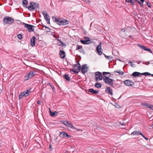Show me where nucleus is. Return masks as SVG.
Segmentation results:
<instances>
[{
  "instance_id": "39448f33",
  "label": "nucleus",
  "mask_w": 153,
  "mask_h": 153,
  "mask_svg": "<svg viewBox=\"0 0 153 153\" xmlns=\"http://www.w3.org/2000/svg\"><path fill=\"white\" fill-rule=\"evenodd\" d=\"M73 67L75 70L74 69H71L70 71L74 72L75 73H78L81 70L80 65L79 62L78 64L74 65Z\"/></svg>"
},
{
  "instance_id": "393cba45",
  "label": "nucleus",
  "mask_w": 153,
  "mask_h": 153,
  "mask_svg": "<svg viewBox=\"0 0 153 153\" xmlns=\"http://www.w3.org/2000/svg\"><path fill=\"white\" fill-rule=\"evenodd\" d=\"M44 18L46 20V21H47V23L48 24H50V19L49 18V15H48L47 16H44Z\"/></svg>"
},
{
  "instance_id": "f704fd0d",
  "label": "nucleus",
  "mask_w": 153,
  "mask_h": 153,
  "mask_svg": "<svg viewBox=\"0 0 153 153\" xmlns=\"http://www.w3.org/2000/svg\"><path fill=\"white\" fill-rule=\"evenodd\" d=\"M134 2H138L140 6H141V7H143V4L142 3H143L137 0H134Z\"/></svg>"
},
{
  "instance_id": "412c9836",
  "label": "nucleus",
  "mask_w": 153,
  "mask_h": 153,
  "mask_svg": "<svg viewBox=\"0 0 153 153\" xmlns=\"http://www.w3.org/2000/svg\"><path fill=\"white\" fill-rule=\"evenodd\" d=\"M42 29L43 30H46L47 32L50 31V28L45 26H43L42 27Z\"/></svg>"
},
{
  "instance_id": "338daca9",
  "label": "nucleus",
  "mask_w": 153,
  "mask_h": 153,
  "mask_svg": "<svg viewBox=\"0 0 153 153\" xmlns=\"http://www.w3.org/2000/svg\"><path fill=\"white\" fill-rule=\"evenodd\" d=\"M152 63L153 64V63Z\"/></svg>"
},
{
  "instance_id": "6e6d98bb",
  "label": "nucleus",
  "mask_w": 153,
  "mask_h": 153,
  "mask_svg": "<svg viewBox=\"0 0 153 153\" xmlns=\"http://www.w3.org/2000/svg\"><path fill=\"white\" fill-rule=\"evenodd\" d=\"M140 0L142 3H143L144 1V0Z\"/></svg>"
},
{
  "instance_id": "2eb2a0df",
  "label": "nucleus",
  "mask_w": 153,
  "mask_h": 153,
  "mask_svg": "<svg viewBox=\"0 0 153 153\" xmlns=\"http://www.w3.org/2000/svg\"><path fill=\"white\" fill-rule=\"evenodd\" d=\"M105 92L109 94L112 95H113V92L110 87H108L105 88Z\"/></svg>"
},
{
  "instance_id": "f257e3e1",
  "label": "nucleus",
  "mask_w": 153,
  "mask_h": 153,
  "mask_svg": "<svg viewBox=\"0 0 153 153\" xmlns=\"http://www.w3.org/2000/svg\"><path fill=\"white\" fill-rule=\"evenodd\" d=\"M53 20L55 22H56L58 25H65L69 23V22L67 20L65 19H59L55 16L52 17Z\"/></svg>"
},
{
  "instance_id": "423d86ee",
  "label": "nucleus",
  "mask_w": 153,
  "mask_h": 153,
  "mask_svg": "<svg viewBox=\"0 0 153 153\" xmlns=\"http://www.w3.org/2000/svg\"><path fill=\"white\" fill-rule=\"evenodd\" d=\"M31 88H30L29 89L25 90L21 93L19 96V100L21 99L23 97H26L28 96L29 93L30 92Z\"/></svg>"
},
{
  "instance_id": "c9c22d12",
  "label": "nucleus",
  "mask_w": 153,
  "mask_h": 153,
  "mask_svg": "<svg viewBox=\"0 0 153 153\" xmlns=\"http://www.w3.org/2000/svg\"><path fill=\"white\" fill-rule=\"evenodd\" d=\"M142 105H143L146 107L147 108H148V106H149V104H148L147 103H142Z\"/></svg>"
},
{
  "instance_id": "37998d69",
  "label": "nucleus",
  "mask_w": 153,
  "mask_h": 153,
  "mask_svg": "<svg viewBox=\"0 0 153 153\" xmlns=\"http://www.w3.org/2000/svg\"><path fill=\"white\" fill-rule=\"evenodd\" d=\"M79 51L80 53L85 54L84 50L82 48V49H80Z\"/></svg>"
},
{
  "instance_id": "6e6552de",
  "label": "nucleus",
  "mask_w": 153,
  "mask_h": 153,
  "mask_svg": "<svg viewBox=\"0 0 153 153\" xmlns=\"http://www.w3.org/2000/svg\"><path fill=\"white\" fill-rule=\"evenodd\" d=\"M95 79L97 81L101 80L102 78V74L100 72H97L95 73Z\"/></svg>"
},
{
  "instance_id": "f03ea898",
  "label": "nucleus",
  "mask_w": 153,
  "mask_h": 153,
  "mask_svg": "<svg viewBox=\"0 0 153 153\" xmlns=\"http://www.w3.org/2000/svg\"><path fill=\"white\" fill-rule=\"evenodd\" d=\"M30 5L28 7V10L30 11L36 10L39 8V4L36 2H31L29 3Z\"/></svg>"
},
{
  "instance_id": "5701e85b",
  "label": "nucleus",
  "mask_w": 153,
  "mask_h": 153,
  "mask_svg": "<svg viewBox=\"0 0 153 153\" xmlns=\"http://www.w3.org/2000/svg\"><path fill=\"white\" fill-rule=\"evenodd\" d=\"M50 112L51 115L52 117L54 116L55 115H57L58 113V112L56 111L53 112L51 111V110H50Z\"/></svg>"
},
{
  "instance_id": "cd10ccee",
  "label": "nucleus",
  "mask_w": 153,
  "mask_h": 153,
  "mask_svg": "<svg viewBox=\"0 0 153 153\" xmlns=\"http://www.w3.org/2000/svg\"><path fill=\"white\" fill-rule=\"evenodd\" d=\"M142 134V132L140 131H134V135H141Z\"/></svg>"
},
{
  "instance_id": "5fc2aeb1",
  "label": "nucleus",
  "mask_w": 153,
  "mask_h": 153,
  "mask_svg": "<svg viewBox=\"0 0 153 153\" xmlns=\"http://www.w3.org/2000/svg\"><path fill=\"white\" fill-rule=\"evenodd\" d=\"M105 56V57L106 58H107V56H106L105 54H103Z\"/></svg>"
},
{
  "instance_id": "7c9ffc66",
  "label": "nucleus",
  "mask_w": 153,
  "mask_h": 153,
  "mask_svg": "<svg viewBox=\"0 0 153 153\" xmlns=\"http://www.w3.org/2000/svg\"><path fill=\"white\" fill-rule=\"evenodd\" d=\"M114 72H116V73H117L119 74H120V75H123L124 74V72L122 71H121L120 70L119 71H118L115 70L114 71Z\"/></svg>"
},
{
  "instance_id": "473e14b6",
  "label": "nucleus",
  "mask_w": 153,
  "mask_h": 153,
  "mask_svg": "<svg viewBox=\"0 0 153 153\" xmlns=\"http://www.w3.org/2000/svg\"><path fill=\"white\" fill-rule=\"evenodd\" d=\"M42 14L43 16H47L48 15L47 12L45 11H43L42 12Z\"/></svg>"
},
{
  "instance_id": "69168bd1",
  "label": "nucleus",
  "mask_w": 153,
  "mask_h": 153,
  "mask_svg": "<svg viewBox=\"0 0 153 153\" xmlns=\"http://www.w3.org/2000/svg\"><path fill=\"white\" fill-rule=\"evenodd\" d=\"M106 76H107V74H106Z\"/></svg>"
},
{
  "instance_id": "b1692460",
  "label": "nucleus",
  "mask_w": 153,
  "mask_h": 153,
  "mask_svg": "<svg viewBox=\"0 0 153 153\" xmlns=\"http://www.w3.org/2000/svg\"><path fill=\"white\" fill-rule=\"evenodd\" d=\"M28 3V1L26 0H22V4L23 5H24V7L27 8L28 7L27 6V4Z\"/></svg>"
},
{
  "instance_id": "e2e57ef3",
  "label": "nucleus",
  "mask_w": 153,
  "mask_h": 153,
  "mask_svg": "<svg viewBox=\"0 0 153 153\" xmlns=\"http://www.w3.org/2000/svg\"><path fill=\"white\" fill-rule=\"evenodd\" d=\"M152 127L153 128V124H152Z\"/></svg>"
},
{
  "instance_id": "c756f323",
  "label": "nucleus",
  "mask_w": 153,
  "mask_h": 153,
  "mask_svg": "<svg viewBox=\"0 0 153 153\" xmlns=\"http://www.w3.org/2000/svg\"><path fill=\"white\" fill-rule=\"evenodd\" d=\"M103 75L104 76V77H109V76H106V75L107 74H109V76H110L111 75V74L110 73L108 72H104L102 73Z\"/></svg>"
},
{
  "instance_id": "8fccbe9b",
  "label": "nucleus",
  "mask_w": 153,
  "mask_h": 153,
  "mask_svg": "<svg viewBox=\"0 0 153 153\" xmlns=\"http://www.w3.org/2000/svg\"><path fill=\"white\" fill-rule=\"evenodd\" d=\"M41 101L40 100L38 101H37V103L39 105H41Z\"/></svg>"
},
{
  "instance_id": "49530a36",
  "label": "nucleus",
  "mask_w": 153,
  "mask_h": 153,
  "mask_svg": "<svg viewBox=\"0 0 153 153\" xmlns=\"http://www.w3.org/2000/svg\"><path fill=\"white\" fill-rule=\"evenodd\" d=\"M83 1L85 2L86 3H90V0H82Z\"/></svg>"
},
{
  "instance_id": "a18cd8bd",
  "label": "nucleus",
  "mask_w": 153,
  "mask_h": 153,
  "mask_svg": "<svg viewBox=\"0 0 153 153\" xmlns=\"http://www.w3.org/2000/svg\"><path fill=\"white\" fill-rule=\"evenodd\" d=\"M146 3L147 4V5L148 7H151V5L150 3L148 2H146Z\"/></svg>"
},
{
  "instance_id": "0e129e2a",
  "label": "nucleus",
  "mask_w": 153,
  "mask_h": 153,
  "mask_svg": "<svg viewBox=\"0 0 153 153\" xmlns=\"http://www.w3.org/2000/svg\"><path fill=\"white\" fill-rule=\"evenodd\" d=\"M137 138V137H134V138Z\"/></svg>"
},
{
  "instance_id": "1a4fd4ad",
  "label": "nucleus",
  "mask_w": 153,
  "mask_h": 153,
  "mask_svg": "<svg viewBox=\"0 0 153 153\" xmlns=\"http://www.w3.org/2000/svg\"><path fill=\"white\" fill-rule=\"evenodd\" d=\"M151 75V74L149 72H144L143 73H140L137 72H134V77L140 76L141 75L149 76Z\"/></svg>"
},
{
  "instance_id": "20e7f679",
  "label": "nucleus",
  "mask_w": 153,
  "mask_h": 153,
  "mask_svg": "<svg viewBox=\"0 0 153 153\" xmlns=\"http://www.w3.org/2000/svg\"><path fill=\"white\" fill-rule=\"evenodd\" d=\"M103 80L106 84L112 87L113 86V82L114 81V79H111L109 78V77H105L103 78Z\"/></svg>"
},
{
  "instance_id": "a878e982",
  "label": "nucleus",
  "mask_w": 153,
  "mask_h": 153,
  "mask_svg": "<svg viewBox=\"0 0 153 153\" xmlns=\"http://www.w3.org/2000/svg\"><path fill=\"white\" fill-rule=\"evenodd\" d=\"M80 41L83 44H88L91 43V42H89L86 40H81Z\"/></svg>"
},
{
  "instance_id": "79ce46f5",
  "label": "nucleus",
  "mask_w": 153,
  "mask_h": 153,
  "mask_svg": "<svg viewBox=\"0 0 153 153\" xmlns=\"http://www.w3.org/2000/svg\"><path fill=\"white\" fill-rule=\"evenodd\" d=\"M148 108H149L150 109H151L152 110V109L153 108V105L151 104H149Z\"/></svg>"
},
{
  "instance_id": "a19ab883",
  "label": "nucleus",
  "mask_w": 153,
  "mask_h": 153,
  "mask_svg": "<svg viewBox=\"0 0 153 153\" xmlns=\"http://www.w3.org/2000/svg\"><path fill=\"white\" fill-rule=\"evenodd\" d=\"M84 38L85 39V40L89 42V41H90V39L89 37H84Z\"/></svg>"
},
{
  "instance_id": "f3484780",
  "label": "nucleus",
  "mask_w": 153,
  "mask_h": 153,
  "mask_svg": "<svg viewBox=\"0 0 153 153\" xmlns=\"http://www.w3.org/2000/svg\"><path fill=\"white\" fill-rule=\"evenodd\" d=\"M59 54L60 57L61 58H64L65 57V52L63 51H60Z\"/></svg>"
},
{
  "instance_id": "58836bf2",
  "label": "nucleus",
  "mask_w": 153,
  "mask_h": 153,
  "mask_svg": "<svg viewBox=\"0 0 153 153\" xmlns=\"http://www.w3.org/2000/svg\"><path fill=\"white\" fill-rule=\"evenodd\" d=\"M113 57L111 56H107V58H106V59H108L109 60H112V59Z\"/></svg>"
},
{
  "instance_id": "ddd939ff",
  "label": "nucleus",
  "mask_w": 153,
  "mask_h": 153,
  "mask_svg": "<svg viewBox=\"0 0 153 153\" xmlns=\"http://www.w3.org/2000/svg\"><path fill=\"white\" fill-rule=\"evenodd\" d=\"M81 71L82 73L85 74L87 71L88 70V68L87 67L86 64L82 66Z\"/></svg>"
},
{
  "instance_id": "9b49d317",
  "label": "nucleus",
  "mask_w": 153,
  "mask_h": 153,
  "mask_svg": "<svg viewBox=\"0 0 153 153\" xmlns=\"http://www.w3.org/2000/svg\"><path fill=\"white\" fill-rule=\"evenodd\" d=\"M59 136L61 138H64L67 137L68 138H70L71 136L68 134L66 133L64 131L60 132Z\"/></svg>"
},
{
  "instance_id": "4c0bfd02",
  "label": "nucleus",
  "mask_w": 153,
  "mask_h": 153,
  "mask_svg": "<svg viewBox=\"0 0 153 153\" xmlns=\"http://www.w3.org/2000/svg\"><path fill=\"white\" fill-rule=\"evenodd\" d=\"M82 47L81 46H80L78 45H77L76 46V50H80L82 49Z\"/></svg>"
},
{
  "instance_id": "de8ad7c7",
  "label": "nucleus",
  "mask_w": 153,
  "mask_h": 153,
  "mask_svg": "<svg viewBox=\"0 0 153 153\" xmlns=\"http://www.w3.org/2000/svg\"><path fill=\"white\" fill-rule=\"evenodd\" d=\"M142 136L146 140H148V138L145 137L143 134H141Z\"/></svg>"
},
{
  "instance_id": "864d4df0",
  "label": "nucleus",
  "mask_w": 153,
  "mask_h": 153,
  "mask_svg": "<svg viewBox=\"0 0 153 153\" xmlns=\"http://www.w3.org/2000/svg\"><path fill=\"white\" fill-rule=\"evenodd\" d=\"M120 124L122 125H125L126 123H120Z\"/></svg>"
},
{
  "instance_id": "a211bd4d",
  "label": "nucleus",
  "mask_w": 153,
  "mask_h": 153,
  "mask_svg": "<svg viewBox=\"0 0 153 153\" xmlns=\"http://www.w3.org/2000/svg\"><path fill=\"white\" fill-rule=\"evenodd\" d=\"M88 91L93 94H97L99 93V91H96L93 88H91L88 89Z\"/></svg>"
},
{
  "instance_id": "4d7b16f0",
  "label": "nucleus",
  "mask_w": 153,
  "mask_h": 153,
  "mask_svg": "<svg viewBox=\"0 0 153 153\" xmlns=\"http://www.w3.org/2000/svg\"><path fill=\"white\" fill-rule=\"evenodd\" d=\"M132 75L133 76H134V72H133V73H132Z\"/></svg>"
},
{
  "instance_id": "603ef678",
  "label": "nucleus",
  "mask_w": 153,
  "mask_h": 153,
  "mask_svg": "<svg viewBox=\"0 0 153 153\" xmlns=\"http://www.w3.org/2000/svg\"><path fill=\"white\" fill-rule=\"evenodd\" d=\"M49 149L51 150H52V149L51 148V144L50 145Z\"/></svg>"
},
{
  "instance_id": "9d476101",
  "label": "nucleus",
  "mask_w": 153,
  "mask_h": 153,
  "mask_svg": "<svg viewBox=\"0 0 153 153\" xmlns=\"http://www.w3.org/2000/svg\"><path fill=\"white\" fill-rule=\"evenodd\" d=\"M102 44V43L101 42H100L99 45H98L96 48L97 51V53L100 55H101L102 53L101 51L102 48L101 45Z\"/></svg>"
},
{
  "instance_id": "0eeeda50",
  "label": "nucleus",
  "mask_w": 153,
  "mask_h": 153,
  "mask_svg": "<svg viewBox=\"0 0 153 153\" xmlns=\"http://www.w3.org/2000/svg\"><path fill=\"white\" fill-rule=\"evenodd\" d=\"M25 27L27 28V30L29 32H33L34 30V29L33 28L34 26L33 25H31L28 24L24 23Z\"/></svg>"
},
{
  "instance_id": "72a5a7b5",
  "label": "nucleus",
  "mask_w": 153,
  "mask_h": 153,
  "mask_svg": "<svg viewBox=\"0 0 153 153\" xmlns=\"http://www.w3.org/2000/svg\"><path fill=\"white\" fill-rule=\"evenodd\" d=\"M126 2L128 3H131L133 5L134 4V1L133 0H126Z\"/></svg>"
},
{
  "instance_id": "13d9d810",
  "label": "nucleus",
  "mask_w": 153,
  "mask_h": 153,
  "mask_svg": "<svg viewBox=\"0 0 153 153\" xmlns=\"http://www.w3.org/2000/svg\"><path fill=\"white\" fill-rule=\"evenodd\" d=\"M148 64H146V65H148V64H150V63L149 62H147Z\"/></svg>"
},
{
  "instance_id": "c85d7f7f",
  "label": "nucleus",
  "mask_w": 153,
  "mask_h": 153,
  "mask_svg": "<svg viewBox=\"0 0 153 153\" xmlns=\"http://www.w3.org/2000/svg\"><path fill=\"white\" fill-rule=\"evenodd\" d=\"M64 78L67 81H70V78L69 77V75L66 74L64 75Z\"/></svg>"
},
{
  "instance_id": "ea45409f",
  "label": "nucleus",
  "mask_w": 153,
  "mask_h": 153,
  "mask_svg": "<svg viewBox=\"0 0 153 153\" xmlns=\"http://www.w3.org/2000/svg\"><path fill=\"white\" fill-rule=\"evenodd\" d=\"M17 37L20 39H21L22 38V36L21 34H18L17 35Z\"/></svg>"
},
{
  "instance_id": "f8f14e48",
  "label": "nucleus",
  "mask_w": 153,
  "mask_h": 153,
  "mask_svg": "<svg viewBox=\"0 0 153 153\" xmlns=\"http://www.w3.org/2000/svg\"><path fill=\"white\" fill-rule=\"evenodd\" d=\"M137 45L139 47L142 49L144 50L145 51H149L150 53H152V50L149 48H148L146 47H145L143 45H140L139 44H137Z\"/></svg>"
},
{
  "instance_id": "3c124183",
  "label": "nucleus",
  "mask_w": 153,
  "mask_h": 153,
  "mask_svg": "<svg viewBox=\"0 0 153 153\" xmlns=\"http://www.w3.org/2000/svg\"><path fill=\"white\" fill-rule=\"evenodd\" d=\"M121 30L123 31V32H124L125 31V29H124V28H123V29H121Z\"/></svg>"
},
{
  "instance_id": "bb28decb",
  "label": "nucleus",
  "mask_w": 153,
  "mask_h": 153,
  "mask_svg": "<svg viewBox=\"0 0 153 153\" xmlns=\"http://www.w3.org/2000/svg\"><path fill=\"white\" fill-rule=\"evenodd\" d=\"M94 86L95 87L99 88L102 87V84L99 83H96Z\"/></svg>"
},
{
  "instance_id": "09e8293b",
  "label": "nucleus",
  "mask_w": 153,
  "mask_h": 153,
  "mask_svg": "<svg viewBox=\"0 0 153 153\" xmlns=\"http://www.w3.org/2000/svg\"><path fill=\"white\" fill-rule=\"evenodd\" d=\"M128 64L131 65V66H132L133 64H132V62H128Z\"/></svg>"
},
{
  "instance_id": "e433bc0d",
  "label": "nucleus",
  "mask_w": 153,
  "mask_h": 153,
  "mask_svg": "<svg viewBox=\"0 0 153 153\" xmlns=\"http://www.w3.org/2000/svg\"><path fill=\"white\" fill-rule=\"evenodd\" d=\"M69 122L67 121H64L63 122V123L66 126H67L68 125V123Z\"/></svg>"
},
{
  "instance_id": "7ed1b4c3",
  "label": "nucleus",
  "mask_w": 153,
  "mask_h": 153,
  "mask_svg": "<svg viewBox=\"0 0 153 153\" xmlns=\"http://www.w3.org/2000/svg\"><path fill=\"white\" fill-rule=\"evenodd\" d=\"M3 21L5 24L11 25L14 22V20L10 17L6 16L4 18Z\"/></svg>"
},
{
  "instance_id": "052dcab7",
  "label": "nucleus",
  "mask_w": 153,
  "mask_h": 153,
  "mask_svg": "<svg viewBox=\"0 0 153 153\" xmlns=\"http://www.w3.org/2000/svg\"><path fill=\"white\" fill-rule=\"evenodd\" d=\"M151 75L152 76V77H153V74H151V75Z\"/></svg>"
},
{
  "instance_id": "aec40b11",
  "label": "nucleus",
  "mask_w": 153,
  "mask_h": 153,
  "mask_svg": "<svg viewBox=\"0 0 153 153\" xmlns=\"http://www.w3.org/2000/svg\"><path fill=\"white\" fill-rule=\"evenodd\" d=\"M68 125H67V126L68 127H70V128H71L73 129H76V130H77L78 131H80V130H81L80 129H76V128L73 125V124H72V123H70L69 122H68Z\"/></svg>"
},
{
  "instance_id": "dca6fc26",
  "label": "nucleus",
  "mask_w": 153,
  "mask_h": 153,
  "mask_svg": "<svg viewBox=\"0 0 153 153\" xmlns=\"http://www.w3.org/2000/svg\"><path fill=\"white\" fill-rule=\"evenodd\" d=\"M36 39V37L34 36L32 37L30 39L31 45L33 47L35 46V41Z\"/></svg>"
},
{
  "instance_id": "2f4dec72",
  "label": "nucleus",
  "mask_w": 153,
  "mask_h": 153,
  "mask_svg": "<svg viewBox=\"0 0 153 153\" xmlns=\"http://www.w3.org/2000/svg\"><path fill=\"white\" fill-rule=\"evenodd\" d=\"M29 73L32 78L35 75V72L33 71H30Z\"/></svg>"
},
{
  "instance_id": "4be33fe9",
  "label": "nucleus",
  "mask_w": 153,
  "mask_h": 153,
  "mask_svg": "<svg viewBox=\"0 0 153 153\" xmlns=\"http://www.w3.org/2000/svg\"><path fill=\"white\" fill-rule=\"evenodd\" d=\"M58 41H59V42H58L57 44L59 45H62V47L64 46L65 47L66 44L65 43H64L63 42L60 41L58 39Z\"/></svg>"
},
{
  "instance_id": "c03bdc74",
  "label": "nucleus",
  "mask_w": 153,
  "mask_h": 153,
  "mask_svg": "<svg viewBox=\"0 0 153 153\" xmlns=\"http://www.w3.org/2000/svg\"><path fill=\"white\" fill-rule=\"evenodd\" d=\"M49 85L52 88V90H53L54 88V87L53 85L51 83H49Z\"/></svg>"
},
{
  "instance_id": "6ab92c4d",
  "label": "nucleus",
  "mask_w": 153,
  "mask_h": 153,
  "mask_svg": "<svg viewBox=\"0 0 153 153\" xmlns=\"http://www.w3.org/2000/svg\"><path fill=\"white\" fill-rule=\"evenodd\" d=\"M31 78H32L31 76H30V74L28 73L24 76V79L26 81Z\"/></svg>"
},
{
  "instance_id": "4468645a",
  "label": "nucleus",
  "mask_w": 153,
  "mask_h": 153,
  "mask_svg": "<svg viewBox=\"0 0 153 153\" xmlns=\"http://www.w3.org/2000/svg\"><path fill=\"white\" fill-rule=\"evenodd\" d=\"M124 83L128 86H132L134 84V82L129 80H126L124 81L123 82Z\"/></svg>"
},
{
  "instance_id": "680f3d73",
  "label": "nucleus",
  "mask_w": 153,
  "mask_h": 153,
  "mask_svg": "<svg viewBox=\"0 0 153 153\" xmlns=\"http://www.w3.org/2000/svg\"><path fill=\"white\" fill-rule=\"evenodd\" d=\"M140 61L139 62H137V63L138 64H139L140 63Z\"/></svg>"
},
{
  "instance_id": "bf43d9fd",
  "label": "nucleus",
  "mask_w": 153,
  "mask_h": 153,
  "mask_svg": "<svg viewBox=\"0 0 153 153\" xmlns=\"http://www.w3.org/2000/svg\"><path fill=\"white\" fill-rule=\"evenodd\" d=\"M134 134V132H133L131 133V134Z\"/></svg>"
}]
</instances>
